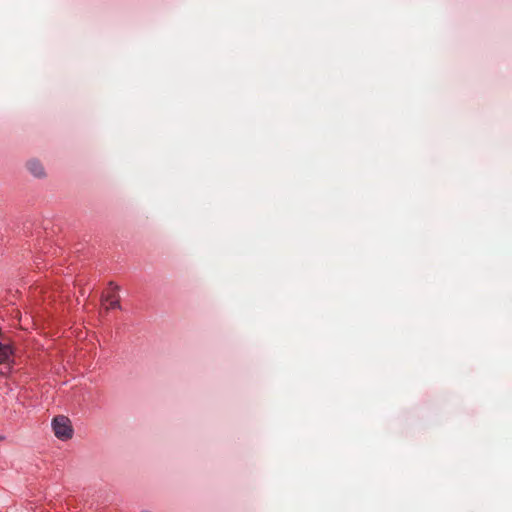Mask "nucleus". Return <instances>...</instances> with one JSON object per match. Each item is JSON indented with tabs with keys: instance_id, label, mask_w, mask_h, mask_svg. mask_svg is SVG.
<instances>
[{
	"instance_id": "1",
	"label": "nucleus",
	"mask_w": 512,
	"mask_h": 512,
	"mask_svg": "<svg viewBox=\"0 0 512 512\" xmlns=\"http://www.w3.org/2000/svg\"><path fill=\"white\" fill-rule=\"evenodd\" d=\"M52 429L55 434V436L62 440L67 441L72 438L73 436V428L71 425L70 420L63 415L56 416L52 420Z\"/></svg>"
},
{
	"instance_id": "2",
	"label": "nucleus",
	"mask_w": 512,
	"mask_h": 512,
	"mask_svg": "<svg viewBox=\"0 0 512 512\" xmlns=\"http://www.w3.org/2000/svg\"><path fill=\"white\" fill-rule=\"evenodd\" d=\"M11 355V347L0 342V375L4 376L10 372Z\"/></svg>"
},
{
	"instance_id": "3",
	"label": "nucleus",
	"mask_w": 512,
	"mask_h": 512,
	"mask_svg": "<svg viewBox=\"0 0 512 512\" xmlns=\"http://www.w3.org/2000/svg\"><path fill=\"white\" fill-rule=\"evenodd\" d=\"M110 292L104 297V301L107 303V309H121L119 297L117 295L118 286L114 283H110Z\"/></svg>"
},
{
	"instance_id": "4",
	"label": "nucleus",
	"mask_w": 512,
	"mask_h": 512,
	"mask_svg": "<svg viewBox=\"0 0 512 512\" xmlns=\"http://www.w3.org/2000/svg\"><path fill=\"white\" fill-rule=\"evenodd\" d=\"M28 171L36 178H42L45 176V171L42 164L35 159L29 160L26 163Z\"/></svg>"
},
{
	"instance_id": "5",
	"label": "nucleus",
	"mask_w": 512,
	"mask_h": 512,
	"mask_svg": "<svg viewBox=\"0 0 512 512\" xmlns=\"http://www.w3.org/2000/svg\"><path fill=\"white\" fill-rule=\"evenodd\" d=\"M141 512H150V511H147V510H143V511H141Z\"/></svg>"
}]
</instances>
